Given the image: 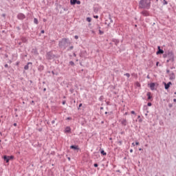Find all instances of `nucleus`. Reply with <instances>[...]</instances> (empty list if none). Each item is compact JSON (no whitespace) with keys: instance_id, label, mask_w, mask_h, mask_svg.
Here are the masks:
<instances>
[{"instance_id":"c03bdc74","label":"nucleus","mask_w":176,"mask_h":176,"mask_svg":"<svg viewBox=\"0 0 176 176\" xmlns=\"http://www.w3.org/2000/svg\"><path fill=\"white\" fill-rule=\"evenodd\" d=\"M54 123H56V121L55 120H52V124H54Z\"/></svg>"},{"instance_id":"58836bf2","label":"nucleus","mask_w":176,"mask_h":176,"mask_svg":"<svg viewBox=\"0 0 176 176\" xmlns=\"http://www.w3.org/2000/svg\"><path fill=\"white\" fill-rule=\"evenodd\" d=\"M71 119H72L71 117H68L66 118V120H71Z\"/></svg>"},{"instance_id":"b1692460","label":"nucleus","mask_w":176,"mask_h":176,"mask_svg":"<svg viewBox=\"0 0 176 176\" xmlns=\"http://www.w3.org/2000/svg\"><path fill=\"white\" fill-rule=\"evenodd\" d=\"M168 3V2H167V1L163 0V5H167Z\"/></svg>"},{"instance_id":"ddd939ff","label":"nucleus","mask_w":176,"mask_h":176,"mask_svg":"<svg viewBox=\"0 0 176 176\" xmlns=\"http://www.w3.org/2000/svg\"><path fill=\"white\" fill-rule=\"evenodd\" d=\"M141 13L143 16H149V12H148V11L144 10V11H142Z\"/></svg>"},{"instance_id":"864d4df0","label":"nucleus","mask_w":176,"mask_h":176,"mask_svg":"<svg viewBox=\"0 0 176 176\" xmlns=\"http://www.w3.org/2000/svg\"><path fill=\"white\" fill-rule=\"evenodd\" d=\"M41 34H45V30H41Z\"/></svg>"},{"instance_id":"f257e3e1","label":"nucleus","mask_w":176,"mask_h":176,"mask_svg":"<svg viewBox=\"0 0 176 176\" xmlns=\"http://www.w3.org/2000/svg\"><path fill=\"white\" fill-rule=\"evenodd\" d=\"M71 42H69V39L67 38H63L58 42V46L60 47V49H63V50H65L67 47H68V45H69Z\"/></svg>"},{"instance_id":"e433bc0d","label":"nucleus","mask_w":176,"mask_h":176,"mask_svg":"<svg viewBox=\"0 0 176 176\" xmlns=\"http://www.w3.org/2000/svg\"><path fill=\"white\" fill-rule=\"evenodd\" d=\"M131 113H132V115H135V111H131Z\"/></svg>"},{"instance_id":"72a5a7b5","label":"nucleus","mask_w":176,"mask_h":176,"mask_svg":"<svg viewBox=\"0 0 176 176\" xmlns=\"http://www.w3.org/2000/svg\"><path fill=\"white\" fill-rule=\"evenodd\" d=\"M168 107H169V108H173V104H171V103L168 104Z\"/></svg>"},{"instance_id":"412c9836","label":"nucleus","mask_w":176,"mask_h":176,"mask_svg":"<svg viewBox=\"0 0 176 176\" xmlns=\"http://www.w3.org/2000/svg\"><path fill=\"white\" fill-rule=\"evenodd\" d=\"M33 52H34V54H39L38 53V50H36V49L33 50Z\"/></svg>"},{"instance_id":"423d86ee","label":"nucleus","mask_w":176,"mask_h":176,"mask_svg":"<svg viewBox=\"0 0 176 176\" xmlns=\"http://www.w3.org/2000/svg\"><path fill=\"white\" fill-rule=\"evenodd\" d=\"M169 79H170V80H174V79H175V74H174V72H172L169 74Z\"/></svg>"},{"instance_id":"603ef678","label":"nucleus","mask_w":176,"mask_h":176,"mask_svg":"<svg viewBox=\"0 0 176 176\" xmlns=\"http://www.w3.org/2000/svg\"><path fill=\"white\" fill-rule=\"evenodd\" d=\"M170 61H171V60L168 59V60H166V63H170Z\"/></svg>"},{"instance_id":"cd10ccee","label":"nucleus","mask_w":176,"mask_h":176,"mask_svg":"<svg viewBox=\"0 0 176 176\" xmlns=\"http://www.w3.org/2000/svg\"><path fill=\"white\" fill-rule=\"evenodd\" d=\"M99 34L100 35H102L104 34V32L102 31L101 30H99Z\"/></svg>"},{"instance_id":"1a4fd4ad","label":"nucleus","mask_w":176,"mask_h":176,"mask_svg":"<svg viewBox=\"0 0 176 176\" xmlns=\"http://www.w3.org/2000/svg\"><path fill=\"white\" fill-rule=\"evenodd\" d=\"M120 123L122 126H127V120H126V119H122Z\"/></svg>"},{"instance_id":"4468645a","label":"nucleus","mask_w":176,"mask_h":176,"mask_svg":"<svg viewBox=\"0 0 176 176\" xmlns=\"http://www.w3.org/2000/svg\"><path fill=\"white\" fill-rule=\"evenodd\" d=\"M65 133H71V127L67 126L65 129Z\"/></svg>"},{"instance_id":"a211bd4d","label":"nucleus","mask_w":176,"mask_h":176,"mask_svg":"<svg viewBox=\"0 0 176 176\" xmlns=\"http://www.w3.org/2000/svg\"><path fill=\"white\" fill-rule=\"evenodd\" d=\"M146 96L148 97V100H151L152 98V96H151V92H148Z\"/></svg>"},{"instance_id":"f03ea898","label":"nucleus","mask_w":176,"mask_h":176,"mask_svg":"<svg viewBox=\"0 0 176 176\" xmlns=\"http://www.w3.org/2000/svg\"><path fill=\"white\" fill-rule=\"evenodd\" d=\"M139 8L140 9H150L151 1H148V0H140L139 2Z\"/></svg>"},{"instance_id":"473e14b6","label":"nucleus","mask_w":176,"mask_h":176,"mask_svg":"<svg viewBox=\"0 0 176 176\" xmlns=\"http://www.w3.org/2000/svg\"><path fill=\"white\" fill-rule=\"evenodd\" d=\"M147 105H148V107H152V103L148 102Z\"/></svg>"},{"instance_id":"13d9d810","label":"nucleus","mask_w":176,"mask_h":176,"mask_svg":"<svg viewBox=\"0 0 176 176\" xmlns=\"http://www.w3.org/2000/svg\"><path fill=\"white\" fill-rule=\"evenodd\" d=\"M130 153H133V149H131V150H130Z\"/></svg>"},{"instance_id":"680f3d73","label":"nucleus","mask_w":176,"mask_h":176,"mask_svg":"<svg viewBox=\"0 0 176 176\" xmlns=\"http://www.w3.org/2000/svg\"><path fill=\"white\" fill-rule=\"evenodd\" d=\"M173 102H176V99H173Z\"/></svg>"},{"instance_id":"0eeeda50","label":"nucleus","mask_w":176,"mask_h":176,"mask_svg":"<svg viewBox=\"0 0 176 176\" xmlns=\"http://www.w3.org/2000/svg\"><path fill=\"white\" fill-rule=\"evenodd\" d=\"M170 85H173V83H171V82H168L167 84L164 83L165 90H168V89H170Z\"/></svg>"},{"instance_id":"ea45409f","label":"nucleus","mask_w":176,"mask_h":176,"mask_svg":"<svg viewBox=\"0 0 176 176\" xmlns=\"http://www.w3.org/2000/svg\"><path fill=\"white\" fill-rule=\"evenodd\" d=\"M4 67H5V68H8V67H9V65L6 64V65H4Z\"/></svg>"},{"instance_id":"9b49d317","label":"nucleus","mask_w":176,"mask_h":176,"mask_svg":"<svg viewBox=\"0 0 176 176\" xmlns=\"http://www.w3.org/2000/svg\"><path fill=\"white\" fill-rule=\"evenodd\" d=\"M70 149H74V151H79V147L76 145H72Z\"/></svg>"},{"instance_id":"5fc2aeb1","label":"nucleus","mask_w":176,"mask_h":176,"mask_svg":"<svg viewBox=\"0 0 176 176\" xmlns=\"http://www.w3.org/2000/svg\"><path fill=\"white\" fill-rule=\"evenodd\" d=\"M148 110L146 111V113H145L146 116H148Z\"/></svg>"},{"instance_id":"de8ad7c7","label":"nucleus","mask_w":176,"mask_h":176,"mask_svg":"<svg viewBox=\"0 0 176 176\" xmlns=\"http://www.w3.org/2000/svg\"><path fill=\"white\" fill-rule=\"evenodd\" d=\"M73 56H74V57H76V54L75 52H74Z\"/></svg>"},{"instance_id":"20e7f679","label":"nucleus","mask_w":176,"mask_h":176,"mask_svg":"<svg viewBox=\"0 0 176 176\" xmlns=\"http://www.w3.org/2000/svg\"><path fill=\"white\" fill-rule=\"evenodd\" d=\"M167 56L169 60H170L172 62L174 61V53H173V52H168Z\"/></svg>"},{"instance_id":"69168bd1","label":"nucleus","mask_w":176,"mask_h":176,"mask_svg":"<svg viewBox=\"0 0 176 176\" xmlns=\"http://www.w3.org/2000/svg\"><path fill=\"white\" fill-rule=\"evenodd\" d=\"M98 29H99V30H101V27H98Z\"/></svg>"},{"instance_id":"f3484780","label":"nucleus","mask_w":176,"mask_h":176,"mask_svg":"<svg viewBox=\"0 0 176 176\" xmlns=\"http://www.w3.org/2000/svg\"><path fill=\"white\" fill-rule=\"evenodd\" d=\"M101 155H103V156H107V153L104 151V149H102L100 151Z\"/></svg>"},{"instance_id":"9d476101","label":"nucleus","mask_w":176,"mask_h":176,"mask_svg":"<svg viewBox=\"0 0 176 176\" xmlns=\"http://www.w3.org/2000/svg\"><path fill=\"white\" fill-rule=\"evenodd\" d=\"M30 65H32V63H31V62L28 63V64L24 66V69H25V71H27L28 69H29V68H30L29 66H30Z\"/></svg>"},{"instance_id":"393cba45","label":"nucleus","mask_w":176,"mask_h":176,"mask_svg":"<svg viewBox=\"0 0 176 176\" xmlns=\"http://www.w3.org/2000/svg\"><path fill=\"white\" fill-rule=\"evenodd\" d=\"M69 65L74 66L75 65V63H74V61L72 60L69 62Z\"/></svg>"},{"instance_id":"6e6d98bb","label":"nucleus","mask_w":176,"mask_h":176,"mask_svg":"<svg viewBox=\"0 0 176 176\" xmlns=\"http://www.w3.org/2000/svg\"><path fill=\"white\" fill-rule=\"evenodd\" d=\"M147 79H151V77H149V75L147 76Z\"/></svg>"},{"instance_id":"c756f323","label":"nucleus","mask_w":176,"mask_h":176,"mask_svg":"<svg viewBox=\"0 0 176 176\" xmlns=\"http://www.w3.org/2000/svg\"><path fill=\"white\" fill-rule=\"evenodd\" d=\"M74 49V46H70L67 50H72Z\"/></svg>"},{"instance_id":"dca6fc26","label":"nucleus","mask_w":176,"mask_h":176,"mask_svg":"<svg viewBox=\"0 0 176 176\" xmlns=\"http://www.w3.org/2000/svg\"><path fill=\"white\" fill-rule=\"evenodd\" d=\"M3 159L4 160H6V163H9V160H10L9 156L4 155Z\"/></svg>"},{"instance_id":"79ce46f5","label":"nucleus","mask_w":176,"mask_h":176,"mask_svg":"<svg viewBox=\"0 0 176 176\" xmlns=\"http://www.w3.org/2000/svg\"><path fill=\"white\" fill-rule=\"evenodd\" d=\"M94 19H98V15H95V16H94Z\"/></svg>"},{"instance_id":"e2e57ef3","label":"nucleus","mask_w":176,"mask_h":176,"mask_svg":"<svg viewBox=\"0 0 176 176\" xmlns=\"http://www.w3.org/2000/svg\"><path fill=\"white\" fill-rule=\"evenodd\" d=\"M38 131H42V129H38Z\"/></svg>"},{"instance_id":"39448f33","label":"nucleus","mask_w":176,"mask_h":176,"mask_svg":"<svg viewBox=\"0 0 176 176\" xmlns=\"http://www.w3.org/2000/svg\"><path fill=\"white\" fill-rule=\"evenodd\" d=\"M16 17L19 20H24V19H25V15L23 13H19L17 14Z\"/></svg>"},{"instance_id":"5701e85b","label":"nucleus","mask_w":176,"mask_h":176,"mask_svg":"<svg viewBox=\"0 0 176 176\" xmlns=\"http://www.w3.org/2000/svg\"><path fill=\"white\" fill-rule=\"evenodd\" d=\"M8 157H9L10 160L14 159V156H13V155L8 156Z\"/></svg>"},{"instance_id":"49530a36","label":"nucleus","mask_w":176,"mask_h":176,"mask_svg":"<svg viewBox=\"0 0 176 176\" xmlns=\"http://www.w3.org/2000/svg\"><path fill=\"white\" fill-rule=\"evenodd\" d=\"M135 145H140V142H135Z\"/></svg>"},{"instance_id":"2eb2a0df","label":"nucleus","mask_w":176,"mask_h":176,"mask_svg":"<svg viewBox=\"0 0 176 176\" xmlns=\"http://www.w3.org/2000/svg\"><path fill=\"white\" fill-rule=\"evenodd\" d=\"M43 69H45V67L43 65H40L38 66V71L42 72Z\"/></svg>"},{"instance_id":"bb28decb","label":"nucleus","mask_w":176,"mask_h":176,"mask_svg":"<svg viewBox=\"0 0 176 176\" xmlns=\"http://www.w3.org/2000/svg\"><path fill=\"white\" fill-rule=\"evenodd\" d=\"M113 42H115L116 45H118L119 43V40L116 39Z\"/></svg>"},{"instance_id":"7ed1b4c3","label":"nucleus","mask_w":176,"mask_h":176,"mask_svg":"<svg viewBox=\"0 0 176 176\" xmlns=\"http://www.w3.org/2000/svg\"><path fill=\"white\" fill-rule=\"evenodd\" d=\"M55 57H56V56L54 54H53V53H52V52H47L46 58L47 60H53V58H54Z\"/></svg>"},{"instance_id":"a19ab883","label":"nucleus","mask_w":176,"mask_h":176,"mask_svg":"<svg viewBox=\"0 0 176 176\" xmlns=\"http://www.w3.org/2000/svg\"><path fill=\"white\" fill-rule=\"evenodd\" d=\"M163 57H164V58H166V57H168V56H167V54H164L163 55Z\"/></svg>"},{"instance_id":"4d7b16f0","label":"nucleus","mask_w":176,"mask_h":176,"mask_svg":"<svg viewBox=\"0 0 176 176\" xmlns=\"http://www.w3.org/2000/svg\"><path fill=\"white\" fill-rule=\"evenodd\" d=\"M132 146H135V144H134V142L132 143Z\"/></svg>"},{"instance_id":"37998d69","label":"nucleus","mask_w":176,"mask_h":176,"mask_svg":"<svg viewBox=\"0 0 176 176\" xmlns=\"http://www.w3.org/2000/svg\"><path fill=\"white\" fill-rule=\"evenodd\" d=\"M94 167H98V164H94Z\"/></svg>"},{"instance_id":"f704fd0d","label":"nucleus","mask_w":176,"mask_h":176,"mask_svg":"<svg viewBox=\"0 0 176 176\" xmlns=\"http://www.w3.org/2000/svg\"><path fill=\"white\" fill-rule=\"evenodd\" d=\"M66 102H67V101L63 100V101L62 102L63 105H65Z\"/></svg>"},{"instance_id":"7c9ffc66","label":"nucleus","mask_w":176,"mask_h":176,"mask_svg":"<svg viewBox=\"0 0 176 176\" xmlns=\"http://www.w3.org/2000/svg\"><path fill=\"white\" fill-rule=\"evenodd\" d=\"M22 41H23V42H27V38H25V37H23V38H22Z\"/></svg>"},{"instance_id":"09e8293b","label":"nucleus","mask_w":176,"mask_h":176,"mask_svg":"<svg viewBox=\"0 0 176 176\" xmlns=\"http://www.w3.org/2000/svg\"><path fill=\"white\" fill-rule=\"evenodd\" d=\"M80 107H82V103H80V104L78 105V109H79V108H80Z\"/></svg>"},{"instance_id":"6e6552de","label":"nucleus","mask_w":176,"mask_h":176,"mask_svg":"<svg viewBox=\"0 0 176 176\" xmlns=\"http://www.w3.org/2000/svg\"><path fill=\"white\" fill-rule=\"evenodd\" d=\"M157 49H158V51L156 52V54H163V53H164V51L160 49V46H158Z\"/></svg>"},{"instance_id":"c85d7f7f","label":"nucleus","mask_w":176,"mask_h":176,"mask_svg":"<svg viewBox=\"0 0 176 176\" xmlns=\"http://www.w3.org/2000/svg\"><path fill=\"white\" fill-rule=\"evenodd\" d=\"M124 76H127L128 78H130V74L126 73L124 74Z\"/></svg>"},{"instance_id":"3c124183","label":"nucleus","mask_w":176,"mask_h":176,"mask_svg":"<svg viewBox=\"0 0 176 176\" xmlns=\"http://www.w3.org/2000/svg\"><path fill=\"white\" fill-rule=\"evenodd\" d=\"M166 73H167V74H170V70L166 69Z\"/></svg>"},{"instance_id":"8fccbe9b","label":"nucleus","mask_w":176,"mask_h":176,"mask_svg":"<svg viewBox=\"0 0 176 176\" xmlns=\"http://www.w3.org/2000/svg\"><path fill=\"white\" fill-rule=\"evenodd\" d=\"M156 67H159V62L156 63Z\"/></svg>"},{"instance_id":"aec40b11","label":"nucleus","mask_w":176,"mask_h":176,"mask_svg":"<svg viewBox=\"0 0 176 176\" xmlns=\"http://www.w3.org/2000/svg\"><path fill=\"white\" fill-rule=\"evenodd\" d=\"M34 24H38V19H36V18H34Z\"/></svg>"},{"instance_id":"2f4dec72","label":"nucleus","mask_w":176,"mask_h":176,"mask_svg":"<svg viewBox=\"0 0 176 176\" xmlns=\"http://www.w3.org/2000/svg\"><path fill=\"white\" fill-rule=\"evenodd\" d=\"M76 3H77V5H80V1L76 0Z\"/></svg>"},{"instance_id":"4c0bfd02","label":"nucleus","mask_w":176,"mask_h":176,"mask_svg":"<svg viewBox=\"0 0 176 176\" xmlns=\"http://www.w3.org/2000/svg\"><path fill=\"white\" fill-rule=\"evenodd\" d=\"M144 109H146V111H148V107L144 106Z\"/></svg>"},{"instance_id":"0e129e2a","label":"nucleus","mask_w":176,"mask_h":176,"mask_svg":"<svg viewBox=\"0 0 176 176\" xmlns=\"http://www.w3.org/2000/svg\"><path fill=\"white\" fill-rule=\"evenodd\" d=\"M63 10H65H65H67L66 8H63Z\"/></svg>"},{"instance_id":"338daca9","label":"nucleus","mask_w":176,"mask_h":176,"mask_svg":"<svg viewBox=\"0 0 176 176\" xmlns=\"http://www.w3.org/2000/svg\"><path fill=\"white\" fill-rule=\"evenodd\" d=\"M68 160H71V158H70V157H68Z\"/></svg>"},{"instance_id":"f8f14e48","label":"nucleus","mask_w":176,"mask_h":176,"mask_svg":"<svg viewBox=\"0 0 176 176\" xmlns=\"http://www.w3.org/2000/svg\"><path fill=\"white\" fill-rule=\"evenodd\" d=\"M155 82H151L149 84V87L151 90H155Z\"/></svg>"},{"instance_id":"bf43d9fd","label":"nucleus","mask_w":176,"mask_h":176,"mask_svg":"<svg viewBox=\"0 0 176 176\" xmlns=\"http://www.w3.org/2000/svg\"><path fill=\"white\" fill-rule=\"evenodd\" d=\"M52 75H54V71H52Z\"/></svg>"},{"instance_id":"c9c22d12","label":"nucleus","mask_w":176,"mask_h":176,"mask_svg":"<svg viewBox=\"0 0 176 176\" xmlns=\"http://www.w3.org/2000/svg\"><path fill=\"white\" fill-rule=\"evenodd\" d=\"M75 39H79V36L78 35L74 36Z\"/></svg>"},{"instance_id":"a878e982","label":"nucleus","mask_w":176,"mask_h":176,"mask_svg":"<svg viewBox=\"0 0 176 176\" xmlns=\"http://www.w3.org/2000/svg\"><path fill=\"white\" fill-rule=\"evenodd\" d=\"M109 19L110 20V23H113V21L112 20L111 15L109 16Z\"/></svg>"},{"instance_id":"052dcab7","label":"nucleus","mask_w":176,"mask_h":176,"mask_svg":"<svg viewBox=\"0 0 176 176\" xmlns=\"http://www.w3.org/2000/svg\"><path fill=\"white\" fill-rule=\"evenodd\" d=\"M14 126H17V124L16 123H14Z\"/></svg>"},{"instance_id":"a18cd8bd","label":"nucleus","mask_w":176,"mask_h":176,"mask_svg":"<svg viewBox=\"0 0 176 176\" xmlns=\"http://www.w3.org/2000/svg\"><path fill=\"white\" fill-rule=\"evenodd\" d=\"M118 144H120V145H122V141H119V142H118Z\"/></svg>"},{"instance_id":"4be33fe9","label":"nucleus","mask_w":176,"mask_h":176,"mask_svg":"<svg viewBox=\"0 0 176 176\" xmlns=\"http://www.w3.org/2000/svg\"><path fill=\"white\" fill-rule=\"evenodd\" d=\"M87 21H88V23L91 22V18L87 17Z\"/></svg>"},{"instance_id":"6ab92c4d","label":"nucleus","mask_w":176,"mask_h":176,"mask_svg":"<svg viewBox=\"0 0 176 176\" xmlns=\"http://www.w3.org/2000/svg\"><path fill=\"white\" fill-rule=\"evenodd\" d=\"M71 5H76V0H70Z\"/></svg>"},{"instance_id":"774afa93","label":"nucleus","mask_w":176,"mask_h":176,"mask_svg":"<svg viewBox=\"0 0 176 176\" xmlns=\"http://www.w3.org/2000/svg\"><path fill=\"white\" fill-rule=\"evenodd\" d=\"M43 21H44V22L46 21V19H43Z\"/></svg>"}]
</instances>
